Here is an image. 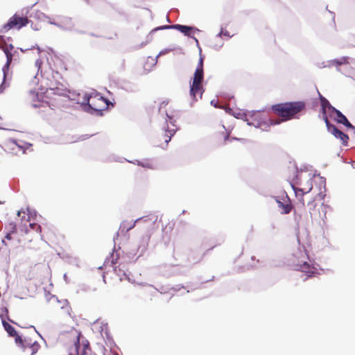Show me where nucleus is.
Returning a JSON list of instances; mask_svg holds the SVG:
<instances>
[{
  "label": "nucleus",
  "mask_w": 355,
  "mask_h": 355,
  "mask_svg": "<svg viewBox=\"0 0 355 355\" xmlns=\"http://www.w3.org/2000/svg\"><path fill=\"white\" fill-rule=\"evenodd\" d=\"M29 22H31V21L26 15L16 12L8 19V22L4 25L3 28L6 31L13 28L19 30L27 26Z\"/></svg>",
  "instance_id": "5"
},
{
  "label": "nucleus",
  "mask_w": 355,
  "mask_h": 355,
  "mask_svg": "<svg viewBox=\"0 0 355 355\" xmlns=\"http://www.w3.org/2000/svg\"><path fill=\"white\" fill-rule=\"evenodd\" d=\"M325 123L328 131L335 137L340 139L343 145L347 146L349 140L348 135L339 130L334 125L331 124L328 119H326Z\"/></svg>",
  "instance_id": "8"
},
{
  "label": "nucleus",
  "mask_w": 355,
  "mask_h": 355,
  "mask_svg": "<svg viewBox=\"0 0 355 355\" xmlns=\"http://www.w3.org/2000/svg\"><path fill=\"white\" fill-rule=\"evenodd\" d=\"M204 79L203 58H200L193 74L192 80L190 81L189 94L193 101H196L198 98H202L205 92L202 85Z\"/></svg>",
  "instance_id": "3"
},
{
  "label": "nucleus",
  "mask_w": 355,
  "mask_h": 355,
  "mask_svg": "<svg viewBox=\"0 0 355 355\" xmlns=\"http://www.w3.org/2000/svg\"><path fill=\"white\" fill-rule=\"evenodd\" d=\"M115 355H119V354H115Z\"/></svg>",
  "instance_id": "28"
},
{
  "label": "nucleus",
  "mask_w": 355,
  "mask_h": 355,
  "mask_svg": "<svg viewBox=\"0 0 355 355\" xmlns=\"http://www.w3.org/2000/svg\"><path fill=\"white\" fill-rule=\"evenodd\" d=\"M1 48L3 51V52L5 53L6 55V58H7L6 67H8V66L10 64V63L12 62V55L11 51L12 50L13 46L12 45L8 46L7 44H6L3 46H2Z\"/></svg>",
  "instance_id": "16"
},
{
  "label": "nucleus",
  "mask_w": 355,
  "mask_h": 355,
  "mask_svg": "<svg viewBox=\"0 0 355 355\" xmlns=\"http://www.w3.org/2000/svg\"><path fill=\"white\" fill-rule=\"evenodd\" d=\"M228 138H229V134L225 135V140H227Z\"/></svg>",
  "instance_id": "27"
},
{
  "label": "nucleus",
  "mask_w": 355,
  "mask_h": 355,
  "mask_svg": "<svg viewBox=\"0 0 355 355\" xmlns=\"http://www.w3.org/2000/svg\"><path fill=\"white\" fill-rule=\"evenodd\" d=\"M85 101L89 109L98 114H101L109 105L107 100L98 94L85 97Z\"/></svg>",
  "instance_id": "4"
},
{
  "label": "nucleus",
  "mask_w": 355,
  "mask_h": 355,
  "mask_svg": "<svg viewBox=\"0 0 355 355\" xmlns=\"http://www.w3.org/2000/svg\"><path fill=\"white\" fill-rule=\"evenodd\" d=\"M6 234L5 239L10 241L12 239V235L16 234L17 227L15 223H9L6 225Z\"/></svg>",
  "instance_id": "14"
},
{
  "label": "nucleus",
  "mask_w": 355,
  "mask_h": 355,
  "mask_svg": "<svg viewBox=\"0 0 355 355\" xmlns=\"http://www.w3.org/2000/svg\"><path fill=\"white\" fill-rule=\"evenodd\" d=\"M279 207L282 209V213L284 214H289L292 210V205L290 202L284 204L283 202L278 201Z\"/></svg>",
  "instance_id": "18"
},
{
  "label": "nucleus",
  "mask_w": 355,
  "mask_h": 355,
  "mask_svg": "<svg viewBox=\"0 0 355 355\" xmlns=\"http://www.w3.org/2000/svg\"><path fill=\"white\" fill-rule=\"evenodd\" d=\"M332 112L336 115V120L338 123L343 124L346 127L354 129V126L347 120L346 116L343 115L339 110L335 107H332Z\"/></svg>",
  "instance_id": "11"
},
{
  "label": "nucleus",
  "mask_w": 355,
  "mask_h": 355,
  "mask_svg": "<svg viewBox=\"0 0 355 355\" xmlns=\"http://www.w3.org/2000/svg\"><path fill=\"white\" fill-rule=\"evenodd\" d=\"M306 103L302 101L277 103L271 106L272 112L282 119L270 120V125H277L282 121L298 119L301 112L305 110Z\"/></svg>",
  "instance_id": "2"
},
{
  "label": "nucleus",
  "mask_w": 355,
  "mask_h": 355,
  "mask_svg": "<svg viewBox=\"0 0 355 355\" xmlns=\"http://www.w3.org/2000/svg\"><path fill=\"white\" fill-rule=\"evenodd\" d=\"M35 342H36V340H33L31 337H24L22 338L19 336H17V338H15L16 344L19 347H20L24 351L28 348V349L31 348L33 346V344L35 343Z\"/></svg>",
  "instance_id": "10"
},
{
  "label": "nucleus",
  "mask_w": 355,
  "mask_h": 355,
  "mask_svg": "<svg viewBox=\"0 0 355 355\" xmlns=\"http://www.w3.org/2000/svg\"><path fill=\"white\" fill-rule=\"evenodd\" d=\"M85 2H86L88 4H91L93 3L94 0H83Z\"/></svg>",
  "instance_id": "25"
},
{
  "label": "nucleus",
  "mask_w": 355,
  "mask_h": 355,
  "mask_svg": "<svg viewBox=\"0 0 355 355\" xmlns=\"http://www.w3.org/2000/svg\"><path fill=\"white\" fill-rule=\"evenodd\" d=\"M3 150V147L0 145V155L2 154Z\"/></svg>",
  "instance_id": "26"
},
{
  "label": "nucleus",
  "mask_w": 355,
  "mask_h": 355,
  "mask_svg": "<svg viewBox=\"0 0 355 355\" xmlns=\"http://www.w3.org/2000/svg\"><path fill=\"white\" fill-rule=\"evenodd\" d=\"M49 302H50L51 304H57V305H58L57 309L62 308V306H59V304H60V302H59V301H58V300L56 297H52L50 299Z\"/></svg>",
  "instance_id": "22"
},
{
  "label": "nucleus",
  "mask_w": 355,
  "mask_h": 355,
  "mask_svg": "<svg viewBox=\"0 0 355 355\" xmlns=\"http://www.w3.org/2000/svg\"><path fill=\"white\" fill-rule=\"evenodd\" d=\"M160 29H168V28H175V29H177L178 31H180L181 33L187 35H190V32L192 30V28L190 27V26H184V25H180V24H176V25H171V26H164L161 28H159Z\"/></svg>",
  "instance_id": "12"
},
{
  "label": "nucleus",
  "mask_w": 355,
  "mask_h": 355,
  "mask_svg": "<svg viewBox=\"0 0 355 355\" xmlns=\"http://www.w3.org/2000/svg\"><path fill=\"white\" fill-rule=\"evenodd\" d=\"M297 270L305 272L307 274V277H310L316 272V268L307 263L306 261H303L302 263H297Z\"/></svg>",
  "instance_id": "9"
},
{
  "label": "nucleus",
  "mask_w": 355,
  "mask_h": 355,
  "mask_svg": "<svg viewBox=\"0 0 355 355\" xmlns=\"http://www.w3.org/2000/svg\"><path fill=\"white\" fill-rule=\"evenodd\" d=\"M350 58L347 56H343L338 59H334L329 61V66H334L336 68L341 65H347L350 63Z\"/></svg>",
  "instance_id": "13"
},
{
  "label": "nucleus",
  "mask_w": 355,
  "mask_h": 355,
  "mask_svg": "<svg viewBox=\"0 0 355 355\" xmlns=\"http://www.w3.org/2000/svg\"><path fill=\"white\" fill-rule=\"evenodd\" d=\"M118 254L115 252H112L110 254V258H107L105 261V263L109 265L110 263V266H114L117 263L118 260Z\"/></svg>",
  "instance_id": "20"
},
{
  "label": "nucleus",
  "mask_w": 355,
  "mask_h": 355,
  "mask_svg": "<svg viewBox=\"0 0 355 355\" xmlns=\"http://www.w3.org/2000/svg\"><path fill=\"white\" fill-rule=\"evenodd\" d=\"M10 148L12 150L14 151L15 154H17L19 153H25V148L24 146H21L19 145L15 141H12L10 142Z\"/></svg>",
  "instance_id": "19"
},
{
  "label": "nucleus",
  "mask_w": 355,
  "mask_h": 355,
  "mask_svg": "<svg viewBox=\"0 0 355 355\" xmlns=\"http://www.w3.org/2000/svg\"><path fill=\"white\" fill-rule=\"evenodd\" d=\"M141 165L144 167L153 168V163L152 162H148L145 164L141 163Z\"/></svg>",
  "instance_id": "23"
},
{
  "label": "nucleus",
  "mask_w": 355,
  "mask_h": 355,
  "mask_svg": "<svg viewBox=\"0 0 355 355\" xmlns=\"http://www.w3.org/2000/svg\"><path fill=\"white\" fill-rule=\"evenodd\" d=\"M21 214H25V212L24 211H22V210H19V211H17V216H18L20 217Z\"/></svg>",
  "instance_id": "24"
},
{
  "label": "nucleus",
  "mask_w": 355,
  "mask_h": 355,
  "mask_svg": "<svg viewBox=\"0 0 355 355\" xmlns=\"http://www.w3.org/2000/svg\"><path fill=\"white\" fill-rule=\"evenodd\" d=\"M40 349V345L39 343L36 340L35 343L33 344V346L30 349L31 350V355H35Z\"/></svg>",
  "instance_id": "21"
},
{
  "label": "nucleus",
  "mask_w": 355,
  "mask_h": 355,
  "mask_svg": "<svg viewBox=\"0 0 355 355\" xmlns=\"http://www.w3.org/2000/svg\"><path fill=\"white\" fill-rule=\"evenodd\" d=\"M320 101H321V110L322 112V119L326 122V119H328L326 112V107H328L329 109L332 110V106L330 105L329 102L322 96H320Z\"/></svg>",
  "instance_id": "15"
},
{
  "label": "nucleus",
  "mask_w": 355,
  "mask_h": 355,
  "mask_svg": "<svg viewBox=\"0 0 355 355\" xmlns=\"http://www.w3.org/2000/svg\"><path fill=\"white\" fill-rule=\"evenodd\" d=\"M292 188L295 191V196L297 200V204L300 205L302 207H304L305 202L304 200V196L306 193H309L313 189V184L311 180H309L306 182V185L304 187H296L295 185H292Z\"/></svg>",
  "instance_id": "7"
},
{
  "label": "nucleus",
  "mask_w": 355,
  "mask_h": 355,
  "mask_svg": "<svg viewBox=\"0 0 355 355\" xmlns=\"http://www.w3.org/2000/svg\"><path fill=\"white\" fill-rule=\"evenodd\" d=\"M33 107L38 108L37 113L40 117L44 120H51L55 115V111L47 101H38L33 103Z\"/></svg>",
  "instance_id": "6"
},
{
  "label": "nucleus",
  "mask_w": 355,
  "mask_h": 355,
  "mask_svg": "<svg viewBox=\"0 0 355 355\" xmlns=\"http://www.w3.org/2000/svg\"><path fill=\"white\" fill-rule=\"evenodd\" d=\"M159 112L160 114H165L166 116L167 126L164 128V132L157 137V146L164 148L178 130L175 122L179 116V112L172 104L169 103L168 100L163 101L160 103Z\"/></svg>",
  "instance_id": "1"
},
{
  "label": "nucleus",
  "mask_w": 355,
  "mask_h": 355,
  "mask_svg": "<svg viewBox=\"0 0 355 355\" xmlns=\"http://www.w3.org/2000/svg\"><path fill=\"white\" fill-rule=\"evenodd\" d=\"M3 325L5 330L10 336L15 337V338H17V336H19L15 328L5 320H3Z\"/></svg>",
  "instance_id": "17"
}]
</instances>
